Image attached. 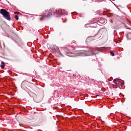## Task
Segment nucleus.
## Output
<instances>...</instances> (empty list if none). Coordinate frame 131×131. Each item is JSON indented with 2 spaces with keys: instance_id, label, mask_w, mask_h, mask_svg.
Returning <instances> with one entry per match:
<instances>
[{
  "instance_id": "obj_1",
  "label": "nucleus",
  "mask_w": 131,
  "mask_h": 131,
  "mask_svg": "<svg viewBox=\"0 0 131 131\" xmlns=\"http://www.w3.org/2000/svg\"><path fill=\"white\" fill-rule=\"evenodd\" d=\"M75 50H77L75 53L76 56H81L82 57H85L86 56H93L99 53V50L97 48H90L89 50L85 51L81 49L76 48Z\"/></svg>"
},
{
  "instance_id": "obj_2",
  "label": "nucleus",
  "mask_w": 131,
  "mask_h": 131,
  "mask_svg": "<svg viewBox=\"0 0 131 131\" xmlns=\"http://www.w3.org/2000/svg\"><path fill=\"white\" fill-rule=\"evenodd\" d=\"M54 14H58L60 16L63 15H67V12L64 10H62L61 9L58 10L55 9H50L49 10H47V11L45 13L44 15L40 18V21H43L47 18H49L51 17L52 15H54Z\"/></svg>"
},
{
  "instance_id": "obj_3",
  "label": "nucleus",
  "mask_w": 131,
  "mask_h": 131,
  "mask_svg": "<svg viewBox=\"0 0 131 131\" xmlns=\"http://www.w3.org/2000/svg\"><path fill=\"white\" fill-rule=\"evenodd\" d=\"M105 23H106V19L101 18L98 23L97 22H95L93 24V26L91 24H88L85 25V27H94V28H96L97 27V24H98L99 25H101V24H105Z\"/></svg>"
},
{
  "instance_id": "obj_4",
  "label": "nucleus",
  "mask_w": 131,
  "mask_h": 131,
  "mask_svg": "<svg viewBox=\"0 0 131 131\" xmlns=\"http://www.w3.org/2000/svg\"><path fill=\"white\" fill-rule=\"evenodd\" d=\"M0 13L1 15H3L5 19L8 21H11V15H10V13H9L7 10L4 9H1Z\"/></svg>"
},
{
  "instance_id": "obj_5",
  "label": "nucleus",
  "mask_w": 131,
  "mask_h": 131,
  "mask_svg": "<svg viewBox=\"0 0 131 131\" xmlns=\"http://www.w3.org/2000/svg\"><path fill=\"white\" fill-rule=\"evenodd\" d=\"M52 49L53 50L54 53L55 54V55H56L57 57H63V54L61 53V52L57 46L54 45L52 47Z\"/></svg>"
},
{
  "instance_id": "obj_6",
  "label": "nucleus",
  "mask_w": 131,
  "mask_h": 131,
  "mask_svg": "<svg viewBox=\"0 0 131 131\" xmlns=\"http://www.w3.org/2000/svg\"><path fill=\"white\" fill-rule=\"evenodd\" d=\"M1 63L2 64V65L1 66V67L2 69H4L5 68V62L2 61Z\"/></svg>"
},
{
  "instance_id": "obj_7",
  "label": "nucleus",
  "mask_w": 131,
  "mask_h": 131,
  "mask_svg": "<svg viewBox=\"0 0 131 131\" xmlns=\"http://www.w3.org/2000/svg\"><path fill=\"white\" fill-rule=\"evenodd\" d=\"M114 82L116 84H117H117H119V81L117 79L114 80Z\"/></svg>"
},
{
  "instance_id": "obj_8",
  "label": "nucleus",
  "mask_w": 131,
  "mask_h": 131,
  "mask_svg": "<svg viewBox=\"0 0 131 131\" xmlns=\"http://www.w3.org/2000/svg\"><path fill=\"white\" fill-rule=\"evenodd\" d=\"M94 38H95V37H88L87 38V40L88 39H93V40H94Z\"/></svg>"
},
{
  "instance_id": "obj_9",
  "label": "nucleus",
  "mask_w": 131,
  "mask_h": 131,
  "mask_svg": "<svg viewBox=\"0 0 131 131\" xmlns=\"http://www.w3.org/2000/svg\"><path fill=\"white\" fill-rule=\"evenodd\" d=\"M15 19L16 20H19V16H18V15H15Z\"/></svg>"
},
{
  "instance_id": "obj_10",
  "label": "nucleus",
  "mask_w": 131,
  "mask_h": 131,
  "mask_svg": "<svg viewBox=\"0 0 131 131\" xmlns=\"http://www.w3.org/2000/svg\"><path fill=\"white\" fill-rule=\"evenodd\" d=\"M110 53L111 54V55L113 56H115V54H114V53L113 52V51H111Z\"/></svg>"
},
{
  "instance_id": "obj_11",
  "label": "nucleus",
  "mask_w": 131,
  "mask_h": 131,
  "mask_svg": "<svg viewBox=\"0 0 131 131\" xmlns=\"http://www.w3.org/2000/svg\"><path fill=\"white\" fill-rule=\"evenodd\" d=\"M14 14H20L19 12H14Z\"/></svg>"
}]
</instances>
